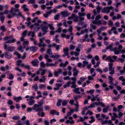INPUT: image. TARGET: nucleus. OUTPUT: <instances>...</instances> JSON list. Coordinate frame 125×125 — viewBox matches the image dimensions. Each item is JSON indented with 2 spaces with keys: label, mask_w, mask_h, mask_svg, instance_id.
Returning <instances> with one entry per match:
<instances>
[{
  "label": "nucleus",
  "mask_w": 125,
  "mask_h": 125,
  "mask_svg": "<svg viewBox=\"0 0 125 125\" xmlns=\"http://www.w3.org/2000/svg\"><path fill=\"white\" fill-rule=\"evenodd\" d=\"M117 58V56L114 55L112 57L110 56H109L105 58L106 60L109 61V62H111L108 63L109 70L110 72L109 74L110 75H113L114 73V68H112L113 64L111 62H114L116 61Z\"/></svg>",
  "instance_id": "nucleus-1"
},
{
  "label": "nucleus",
  "mask_w": 125,
  "mask_h": 125,
  "mask_svg": "<svg viewBox=\"0 0 125 125\" xmlns=\"http://www.w3.org/2000/svg\"><path fill=\"white\" fill-rule=\"evenodd\" d=\"M21 13L20 12L18 9L15 8L13 7L11 8L10 10V13L7 16V17L9 19L14 17L16 15L18 14V13Z\"/></svg>",
  "instance_id": "nucleus-2"
},
{
  "label": "nucleus",
  "mask_w": 125,
  "mask_h": 125,
  "mask_svg": "<svg viewBox=\"0 0 125 125\" xmlns=\"http://www.w3.org/2000/svg\"><path fill=\"white\" fill-rule=\"evenodd\" d=\"M122 47H123L122 45H119L118 48L116 47L111 50V51H113L115 55L119 54L120 52H121L123 54L125 53V50H122Z\"/></svg>",
  "instance_id": "nucleus-3"
},
{
  "label": "nucleus",
  "mask_w": 125,
  "mask_h": 125,
  "mask_svg": "<svg viewBox=\"0 0 125 125\" xmlns=\"http://www.w3.org/2000/svg\"><path fill=\"white\" fill-rule=\"evenodd\" d=\"M114 7L112 6L105 7L102 10V12L103 13H108L110 12V10H114Z\"/></svg>",
  "instance_id": "nucleus-4"
},
{
  "label": "nucleus",
  "mask_w": 125,
  "mask_h": 125,
  "mask_svg": "<svg viewBox=\"0 0 125 125\" xmlns=\"http://www.w3.org/2000/svg\"><path fill=\"white\" fill-rule=\"evenodd\" d=\"M43 100H42L41 101H39L38 102V107L36 108L38 110V112H42L43 111V109L42 108L43 103Z\"/></svg>",
  "instance_id": "nucleus-5"
},
{
  "label": "nucleus",
  "mask_w": 125,
  "mask_h": 125,
  "mask_svg": "<svg viewBox=\"0 0 125 125\" xmlns=\"http://www.w3.org/2000/svg\"><path fill=\"white\" fill-rule=\"evenodd\" d=\"M38 105H37V104H35L33 107L28 108L27 109V112H31L32 110H33L34 111H35L36 112H38V110L36 108L38 107Z\"/></svg>",
  "instance_id": "nucleus-6"
},
{
  "label": "nucleus",
  "mask_w": 125,
  "mask_h": 125,
  "mask_svg": "<svg viewBox=\"0 0 125 125\" xmlns=\"http://www.w3.org/2000/svg\"><path fill=\"white\" fill-rule=\"evenodd\" d=\"M40 27L42 31L43 32L42 35H45L48 32L47 30L48 29V27L46 26Z\"/></svg>",
  "instance_id": "nucleus-7"
},
{
  "label": "nucleus",
  "mask_w": 125,
  "mask_h": 125,
  "mask_svg": "<svg viewBox=\"0 0 125 125\" xmlns=\"http://www.w3.org/2000/svg\"><path fill=\"white\" fill-rule=\"evenodd\" d=\"M73 21L76 22H77L79 21V17L74 14H73Z\"/></svg>",
  "instance_id": "nucleus-8"
},
{
  "label": "nucleus",
  "mask_w": 125,
  "mask_h": 125,
  "mask_svg": "<svg viewBox=\"0 0 125 125\" xmlns=\"http://www.w3.org/2000/svg\"><path fill=\"white\" fill-rule=\"evenodd\" d=\"M73 75L74 76H77L78 71V70L76 69V68L75 67L73 69Z\"/></svg>",
  "instance_id": "nucleus-9"
},
{
  "label": "nucleus",
  "mask_w": 125,
  "mask_h": 125,
  "mask_svg": "<svg viewBox=\"0 0 125 125\" xmlns=\"http://www.w3.org/2000/svg\"><path fill=\"white\" fill-rule=\"evenodd\" d=\"M15 49V47L14 46L12 47H7V51H8L10 52H13L14 51Z\"/></svg>",
  "instance_id": "nucleus-10"
},
{
  "label": "nucleus",
  "mask_w": 125,
  "mask_h": 125,
  "mask_svg": "<svg viewBox=\"0 0 125 125\" xmlns=\"http://www.w3.org/2000/svg\"><path fill=\"white\" fill-rule=\"evenodd\" d=\"M11 43L10 40H9L4 42V48L6 51H7L8 47V46L7 45L6 43Z\"/></svg>",
  "instance_id": "nucleus-11"
},
{
  "label": "nucleus",
  "mask_w": 125,
  "mask_h": 125,
  "mask_svg": "<svg viewBox=\"0 0 125 125\" xmlns=\"http://www.w3.org/2000/svg\"><path fill=\"white\" fill-rule=\"evenodd\" d=\"M5 57L7 58L10 59L12 57V55L11 54L9 53L8 52H5Z\"/></svg>",
  "instance_id": "nucleus-12"
},
{
  "label": "nucleus",
  "mask_w": 125,
  "mask_h": 125,
  "mask_svg": "<svg viewBox=\"0 0 125 125\" xmlns=\"http://www.w3.org/2000/svg\"><path fill=\"white\" fill-rule=\"evenodd\" d=\"M79 88H75L74 90H73V91L75 93L78 94H80L81 93L79 91Z\"/></svg>",
  "instance_id": "nucleus-13"
},
{
  "label": "nucleus",
  "mask_w": 125,
  "mask_h": 125,
  "mask_svg": "<svg viewBox=\"0 0 125 125\" xmlns=\"http://www.w3.org/2000/svg\"><path fill=\"white\" fill-rule=\"evenodd\" d=\"M38 49L36 46H31L30 47V51L31 52H35Z\"/></svg>",
  "instance_id": "nucleus-14"
},
{
  "label": "nucleus",
  "mask_w": 125,
  "mask_h": 125,
  "mask_svg": "<svg viewBox=\"0 0 125 125\" xmlns=\"http://www.w3.org/2000/svg\"><path fill=\"white\" fill-rule=\"evenodd\" d=\"M31 35V36L32 37H34L35 36V32L34 31H30L27 34V35L28 36H29Z\"/></svg>",
  "instance_id": "nucleus-15"
},
{
  "label": "nucleus",
  "mask_w": 125,
  "mask_h": 125,
  "mask_svg": "<svg viewBox=\"0 0 125 125\" xmlns=\"http://www.w3.org/2000/svg\"><path fill=\"white\" fill-rule=\"evenodd\" d=\"M62 73V71L61 70L59 69H58V70L57 71H55V76H58V75Z\"/></svg>",
  "instance_id": "nucleus-16"
},
{
  "label": "nucleus",
  "mask_w": 125,
  "mask_h": 125,
  "mask_svg": "<svg viewBox=\"0 0 125 125\" xmlns=\"http://www.w3.org/2000/svg\"><path fill=\"white\" fill-rule=\"evenodd\" d=\"M47 27H49L50 29L52 31L54 29V28L53 26V24L52 23H50L48 24Z\"/></svg>",
  "instance_id": "nucleus-17"
},
{
  "label": "nucleus",
  "mask_w": 125,
  "mask_h": 125,
  "mask_svg": "<svg viewBox=\"0 0 125 125\" xmlns=\"http://www.w3.org/2000/svg\"><path fill=\"white\" fill-rule=\"evenodd\" d=\"M22 67H24L29 71H30V68L29 65H25L24 63H23L22 64Z\"/></svg>",
  "instance_id": "nucleus-18"
},
{
  "label": "nucleus",
  "mask_w": 125,
  "mask_h": 125,
  "mask_svg": "<svg viewBox=\"0 0 125 125\" xmlns=\"http://www.w3.org/2000/svg\"><path fill=\"white\" fill-rule=\"evenodd\" d=\"M14 100H15L17 102L22 99V98L21 96H19L17 97H14L13 98Z\"/></svg>",
  "instance_id": "nucleus-19"
},
{
  "label": "nucleus",
  "mask_w": 125,
  "mask_h": 125,
  "mask_svg": "<svg viewBox=\"0 0 125 125\" xmlns=\"http://www.w3.org/2000/svg\"><path fill=\"white\" fill-rule=\"evenodd\" d=\"M22 62V61L21 60H19L17 62L16 65L18 66H20L21 67H22V64H23V63H21V62Z\"/></svg>",
  "instance_id": "nucleus-20"
},
{
  "label": "nucleus",
  "mask_w": 125,
  "mask_h": 125,
  "mask_svg": "<svg viewBox=\"0 0 125 125\" xmlns=\"http://www.w3.org/2000/svg\"><path fill=\"white\" fill-rule=\"evenodd\" d=\"M35 103V101L33 99H30L29 102H28V104L30 105H32Z\"/></svg>",
  "instance_id": "nucleus-21"
},
{
  "label": "nucleus",
  "mask_w": 125,
  "mask_h": 125,
  "mask_svg": "<svg viewBox=\"0 0 125 125\" xmlns=\"http://www.w3.org/2000/svg\"><path fill=\"white\" fill-rule=\"evenodd\" d=\"M29 41H24V42L23 43V46L25 48L26 46V45H28Z\"/></svg>",
  "instance_id": "nucleus-22"
},
{
  "label": "nucleus",
  "mask_w": 125,
  "mask_h": 125,
  "mask_svg": "<svg viewBox=\"0 0 125 125\" xmlns=\"http://www.w3.org/2000/svg\"><path fill=\"white\" fill-rule=\"evenodd\" d=\"M27 5L25 4H23L22 7V8L24 9V11H29V9L26 8Z\"/></svg>",
  "instance_id": "nucleus-23"
},
{
  "label": "nucleus",
  "mask_w": 125,
  "mask_h": 125,
  "mask_svg": "<svg viewBox=\"0 0 125 125\" xmlns=\"http://www.w3.org/2000/svg\"><path fill=\"white\" fill-rule=\"evenodd\" d=\"M13 37V35H11L9 36L5 37L3 38V39L5 40H6L9 39H10L11 38H12Z\"/></svg>",
  "instance_id": "nucleus-24"
},
{
  "label": "nucleus",
  "mask_w": 125,
  "mask_h": 125,
  "mask_svg": "<svg viewBox=\"0 0 125 125\" xmlns=\"http://www.w3.org/2000/svg\"><path fill=\"white\" fill-rule=\"evenodd\" d=\"M48 24L46 21H43L42 24L40 25V26H47Z\"/></svg>",
  "instance_id": "nucleus-25"
},
{
  "label": "nucleus",
  "mask_w": 125,
  "mask_h": 125,
  "mask_svg": "<svg viewBox=\"0 0 125 125\" xmlns=\"http://www.w3.org/2000/svg\"><path fill=\"white\" fill-rule=\"evenodd\" d=\"M93 13L94 14V15H93L91 18V19L92 20H93L94 18L95 15H96L97 14V13L96 12V10L95 9H94L93 11Z\"/></svg>",
  "instance_id": "nucleus-26"
},
{
  "label": "nucleus",
  "mask_w": 125,
  "mask_h": 125,
  "mask_svg": "<svg viewBox=\"0 0 125 125\" xmlns=\"http://www.w3.org/2000/svg\"><path fill=\"white\" fill-rule=\"evenodd\" d=\"M61 102L62 100L61 99H58L56 104V105L57 106L59 107L61 105Z\"/></svg>",
  "instance_id": "nucleus-27"
},
{
  "label": "nucleus",
  "mask_w": 125,
  "mask_h": 125,
  "mask_svg": "<svg viewBox=\"0 0 125 125\" xmlns=\"http://www.w3.org/2000/svg\"><path fill=\"white\" fill-rule=\"evenodd\" d=\"M63 52L64 53L68 54V48L67 47L66 48H64L63 49Z\"/></svg>",
  "instance_id": "nucleus-28"
},
{
  "label": "nucleus",
  "mask_w": 125,
  "mask_h": 125,
  "mask_svg": "<svg viewBox=\"0 0 125 125\" xmlns=\"http://www.w3.org/2000/svg\"><path fill=\"white\" fill-rule=\"evenodd\" d=\"M83 110L81 112V114L82 115H84L85 114V112L86 110H87V108L86 107H84L83 108Z\"/></svg>",
  "instance_id": "nucleus-29"
},
{
  "label": "nucleus",
  "mask_w": 125,
  "mask_h": 125,
  "mask_svg": "<svg viewBox=\"0 0 125 125\" xmlns=\"http://www.w3.org/2000/svg\"><path fill=\"white\" fill-rule=\"evenodd\" d=\"M0 29L3 32H4L6 30V29L5 28V26L4 25L2 26L1 27Z\"/></svg>",
  "instance_id": "nucleus-30"
},
{
  "label": "nucleus",
  "mask_w": 125,
  "mask_h": 125,
  "mask_svg": "<svg viewBox=\"0 0 125 125\" xmlns=\"http://www.w3.org/2000/svg\"><path fill=\"white\" fill-rule=\"evenodd\" d=\"M45 76H43L42 77V79H41L39 80V81L40 82H45L46 78H45Z\"/></svg>",
  "instance_id": "nucleus-31"
},
{
  "label": "nucleus",
  "mask_w": 125,
  "mask_h": 125,
  "mask_svg": "<svg viewBox=\"0 0 125 125\" xmlns=\"http://www.w3.org/2000/svg\"><path fill=\"white\" fill-rule=\"evenodd\" d=\"M32 89H35V91H37L38 90V86L37 84H35L34 85L32 86Z\"/></svg>",
  "instance_id": "nucleus-32"
},
{
  "label": "nucleus",
  "mask_w": 125,
  "mask_h": 125,
  "mask_svg": "<svg viewBox=\"0 0 125 125\" xmlns=\"http://www.w3.org/2000/svg\"><path fill=\"white\" fill-rule=\"evenodd\" d=\"M67 101L65 100L63 101L62 103V106H64L66 105L67 104Z\"/></svg>",
  "instance_id": "nucleus-33"
},
{
  "label": "nucleus",
  "mask_w": 125,
  "mask_h": 125,
  "mask_svg": "<svg viewBox=\"0 0 125 125\" xmlns=\"http://www.w3.org/2000/svg\"><path fill=\"white\" fill-rule=\"evenodd\" d=\"M81 47V45L79 44L78 45V46L77 47L76 49V51L78 52H80V48Z\"/></svg>",
  "instance_id": "nucleus-34"
},
{
  "label": "nucleus",
  "mask_w": 125,
  "mask_h": 125,
  "mask_svg": "<svg viewBox=\"0 0 125 125\" xmlns=\"http://www.w3.org/2000/svg\"><path fill=\"white\" fill-rule=\"evenodd\" d=\"M70 81H69L65 84L64 86L63 87L64 88H66L67 87H69L70 86Z\"/></svg>",
  "instance_id": "nucleus-35"
},
{
  "label": "nucleus",
  "mask_w": 125,
  "mask_h": 125,
  "mask_svg": "<svg viewBox=\"0 0 125 125\" xmlns=\"http://www.w3.org/2000/svg\"><path fill=\"white\" fill-rule=\"evenodd\" d=\"M55 13V9H53V10H50L49 11H48L47 12V13L48 15L50 14L52 12Z\"/></svg>",
  "instance_id": "nucleus-36"
},
{
  "label": "nucleus",
  "mask_w": 125,
  "mask_h": 125,
  "mask_svg": "<svg viewBox=\"0 0 125 125\" xmlns=\"http://www.w3.org/2000/svg\"><path fill=\"white\" fill-rule=\"evenodd\" d=\"M20 116H15L12 117V119L15 120H17L18 119H19Z\"/></svg>",
  "instance_id": "nucleus-37"
},
{
  "label": "nucleus",
  "mask_w": 125,
  "mask_h": 125,
  "mask_svg": "<svg viewBox=\"0 0 125 125\" xmlns=\"http://www.w3.org/2000/svg\"><path fill=\"white\" fill-rule=\"evenodd\" d=\"M94 90L92 89L89 91H87L86 92L88 93H90L92 95V94L94 93Z\"/></svg>",
  "instance_id": "nucleus-38"
},
{
  "label": "nucleus",
  "mask_w": 125,
  "mask_h": 125,
  "mask_svg": "<svg viewBox=\"0 0 125 125\" xmlns=\"http://www.w3.org/2000/svg\"><path fill=\"white\" fill-rule=\"evenodd\" d=\"M46 85L44 84H41L40 85L39 88L41 89L44 88L46 87Z\"/></svg>",
  "instance_id": "nucleus-39"
},
{
  "label": "nucleus",
  "mask_w": 125,
  "mask_h": 125,
  "mask_svg": "<svg viewBox=\"0 0 125 125\" xmlns=\"http://www.w3.org/2000/svg\"><path fill=\"white\" fill-rule=\"evenodd\" d=\"M97 10V14L99 13L100 12V11L101 10V8L99 6H97V7L96 8Z\"/></svg>",
  "instance_id": "nucleus-40"
},
{
  "label": "nucleus",
  "mask_w": 125,
  "mask_h": 125,
  "mask_svg": "<svg viewBox=\"0 0 125 125\" xmlns=\"http://www.w3.org/2000/svg\"><path fill=\"white\" fill-rule=\"evenodd\" d=\"M90 118L92 119V120H91L89 121V122L90 123H92V122L94 121L95 119L94 117L93 116L90 117Z\"/></svg>",
  "instance_id": "nucleus-41"
},
{
  "label": "nucleus",
  "mask_w": 125,
  "mask_h": 125,
  "mask_svg": "<svg viewBox=\"0 0 125 125\" xmlns=\"http://www.w3.org/2000/svg\"><path fill=\"white\" fill-rule=\"evenodd\" d=\"M31 63L34 66H36L37 65V62L35 60H33L31 62Z\"/></svg>",
  "instance_id": "nucleus-42"
},
{
  "label": "nucleus",
  "mask_w": 125,
  "mask_h": 125,
  "mask_svg": "<svg viewBox=\"0 0 125 125\" xmlns=\"http://www.w3.org/2000/svg\"><path fill=\"white\" fill-rule=\"evenodd\" d=\"M40 29V27L36 26L34 28V31H39Z\"/></svg>",
  "instance_id": "nucleus-43"
},
{
  "label": "nucleus",
  "mask_w": 125,
  "mask_h": 125,
  "mask_svg": "<svg viewBox=\"0 0 125 125\" xmlns=\"http://www.w3.org/2000/svg\"><path fill=\"white\" fill-rule=\"evenodd\" d=\"M83 68L84 67L85 65H87L88 63V62L86 61H83Z\"/></svg>",
  "instance_id": "nucleus-44"
},
{
  "label": "nucleus",
  "mask_w": 125,
  "mask_h": 125,
  "mask_svg": "<svg viewBox=\"0 0 125 125\" xmlns=\"http://www.w3.org/2000/svg\"><path fill=\"white\" fill-rule=\"evenodd\" d=\"M90 26L92 29L95 30L96 28V27L95 25H94L92 23L90 24Z\"/></svg>",
  "instance_id": "nucleus-45"
},
{
  "label": "nucleus",
  "mask_w": 125,
  "mask_h": 125,
  "mask_svg": "<svg viewBox=\"0 0 125 125\" xmlns=\"http://www.w3.org/2000/svg\"><path fill=\"white\" fill-rule=\"evenodd\" d=\"M78 14L79 16L80 17L84 16L85 15V14L84 13H81L80 12H79L78 13Z\"/></svg>",
  "instance_id": "nucleus-46"
},
{
  "label": "nucleus",
  "mask_w": 125,
  "mask_h": 125,
  "mask_svg": "<svg viewBox=\"0 0 125 125\" xmlns=\"http://www.w3.org/2000/svg\"><path fill=\"white\" fill-rule=\"evenodd\" d=\"M47 53L49 55H51L52 54V53L51 49H49L47 50Z\"/></svg>",
  "instance_id": "nucleus-47"
},
{
  "label": "nucleus",
  "mask_w": 125,
  "mask_h": 125,
  "mask_svg": "<svg viewBox=\"0 0 125 125\" xmlns=\"http://www.w3.org/2000/svg\"><path fill=\"white\" fill-rule=\"evenodd\" d=\"M100 63V61H98L96 63V64L95 65H94V67L96 68V67H99V65Z\"/></svg>",
  "instance_id": "nucleus-48"
},
{
  "label": "nucleus",
  "mask_w": 125,
  "mask_h": 125,
  "mask_svg": "<svg viewBox=\"0 0 125 125\" xmlns=\"http://www.w3.org/2000/svg\"><path fill=\"white\" fill-rule=\"evenodd\" d=\"M61 14L63 16L66 17L68 15L65 12L62 11L61 12Z\"/></svg>",
  "instance_id": "nucleus-49"
},
{
  "label": "nucleus",
  "mask_w": 125,
  "mask_h": 125,
  "mask_svg": "<svg viewBox=\"0 0 125 125\" xmlns=\"http://www.w3.org/2000/svg\"><path fill=\"white\" fill-rule=\"evenodd\" d=\"M40 43L38 44V45L39 47H41V45L42 43L43 42V40L42 39L40 38L39 39Z\"/></svg>",
  "instance_id": "nucleus-50"
},
{
  "label": "nucleus",
  "mask_w": 125,
  "mask_h": 125,
  "mask_svg": "<svg viewBox=\"0 0 125 125\" xmlns=\"http://www.w3.org/2000/svg\"><path fill=\"white\" fill-rule=\"evenodd\" d=\"M38 113L37 114L39 116H41L42 117H43L45 115V113L43 112H42V114L41 115H40V112H38Z\"/></svg>",
  "instance_id": "nucleus-51"
},
{
  "label": "nucleus",
  "mask_w": 125,
  "mask_h": 125,
  "mask_svg": "<svg viewBox=\"0 0 125 125\" xmlns=\"http://www.w3.org/2000/svg\"><path fill=\"white\" fill-rule=\"evenodd\" d=\"M8 104L10 105H12L13 104V102L10 100H9L7 102Z\"/></svg>",
  "instance_id": "nucleus-52"
},
{
  "label": "nucleus",
  "mask_w": 125,
  "mask_h": 125,
  "mask_svg": "<svg viewBox=\"0 0 125 125\" xmlns=\"http://www.w3.org/2000/svg\"><path fill=\"white\" fill-rule=\"evenodd\" d=\"M119 79L120 80L122 81V82L125 81V79L124 78L123 76H121L119 78Z\"/></svg>",
  "instance_id": "nucleus-53"
},
{
  "label": "nucleus",
  "mask_w": 125,
  "mask_h": 125,
  "mask_svg": "<svg viewBox=\"0 0 125 125\" xmlns=\"http://www.w3.org/2000/svg\"><path fill=\"white\" fill-rule=\"evenodd\" d=\"M60 45H57L55 44V48H56V50L57 51H58L60 49Z\"/></svg>",
  "instance_id": "nucleus-54"
},
{
  "label": "nucleus",
  "mask_w": 125,
  "mask_h": 125,
  "mask_svg": "<svg viewBox=\"0 0 125 125\" xmlns=\"http://www.w3.org/2000/svg\"><path fill=\"white\" fill-rule=\"evenodd\" d=\"M27 32V31L26 30H25L23 31L22 33V36H24V37H25L26 36V34Z\"/></svg>",
  "instance_id": "nucleus-55"
},
{
  "label": "nucleus",
  "mask_w": 125,
  "mask_h": 125,
  "mask_svg": "<svg viewBox=\"0 0 125 125\" xmlns=\"http://www.w3.org/2000/svg\"><path fill=\"white\" fill-rule=\"evenodd\" d=\"M109 108V106H108L107 107V108H104L103 109V111L104 113H106L107 112V110H108Z\"/></svg>",
  "instance_id": "nucleus-56"
},
{
  "label": "nucleus",
  "mask_w": 125,
  "mask_h": 125,
  "mask_svg": "<svg viewBox=\"0 0 125 125\" xmlns=\"http://www.w3.org/2000/svg\"><path fill=\"white\" fill-rule=\"evenodd\" d=\"M35 2V0H29L28 3H31L32 4H34Z\"/></svg>",
  "instance_id": "nucleus-57"
},
{
  "label": "nucleus",
  "mask_w": 125,
  "mask_h": 125,
  "mask_svg": "<svg viewBox=\"0 0 125 125\" xmlns=\"http://www.w3.org/2000/svg\"><path fill=\"white\" fill-rule=\"evenodd\" d=\"M113 24L112 21L111 20H110L108 21V25L110 26H112Z\"/></svg>",
  "instance_id": "nucleus-58"
},
{
  "label": "nucleus",
  "mask_w": 125,
  "mask_h": 125,
  "mask_svg": "<svg viewBox=\"0 0 125 125\" xmlns=\"http://www.w3.org/2000/svg\"><path fill=\"white\" fill-rule=\"evenodd\" d=\"M60 15L58 14L55 15V20H57L59 19V18Z\"/></svg>",
  "instance_id": "nucleus-59"
},
{
  "label": "nucleus",
  "mask_w": 125,
  "mask_h": 125,
  "mask_svg": "<svg viewBox=\"0 0 125 125\" xmlns=\"http://www.w3.org/2000/svg\"><path fill=\"white\" fill-rule=\"evenodd\" d=\"M101 18V17L100 16V15H98L95 17V20H98Z\"/></svg>",
  "instance_id": "nucleus-60"
},
{
  "label": "nucleus",
  "mask_w": 125,
  "mask_h": 125,
  "mask_svg": "<svg viewBox=\"0 0 125 125\" xmlns=\"http://www.w3.org/2000/svg\"><path fill=\"white\" fill-rule=\"evenodd\" d=\"M14 77V76L13 74H11L10 75L9 78L10 79L12 80L13 79Z\"/></svg>",
  "instance_id": "nucleus-61"
},
{
  "label": "nucleus",
  "mask_w": 125,
  "mask_h": 125,
  "mask_svg": "<svg viewBox=\"0 0 125 125\" xmlns=\"http://www.w3.org/2000/svg\"><path fill=\"white\" fill-rule=\"evenodd\" d=\"M56 86L58 88L62 86V83H56Z\"/></svg>",
  "instance_id": "nucleus-62"
},
{
  "label": "nucleus",
  "mask_w": 125,
  "mask_h": 125,
  "mask_svg": "<svg viewBox=\"0 0 125 125\" xmlns=\"http://www.w3.org/2000/svg\"><path fill=\"white\" fill-rule=\"evenodd\" d=\"M113 116H114V117L113 118V119H115L116 117H118V116H117V115L115 113H113Z\"/></svg>",
  "instance_id": "nucleus-63"
},
{
  "label": "nucleus",
  "mask_w": 125,
  "mask_h": 125,
  "mask_svg": "<svg viewBox=\"0 0 125 125\" xmlns=\"http://www.w3.org/2000/svg\"><path fill=\"white\" fill-rule=\"evenodd\" d=\"M75 48V47L73 45H71L70 46V49L71 50H74Z\"/></svg>",
  "instance_id": "nucleus-64"
}]
</instances>
